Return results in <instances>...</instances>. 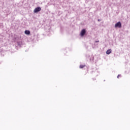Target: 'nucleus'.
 <instances>
[{
	"instance_id": "3",
	"label": "nucleus",
	"mask_w": 130,
	"mask_h": 130,
	"mask_svg": "<svg viewBox=\"0 0 130 130\" xmlns=\"http://www.w3.org/2000/svg\"><path fill=\"white\" fill-rule=\"evenodd\" d=\"M86 34V29H82L80 32V35L82 37Z\"/></svg>"
},
{
	"instance_id": "8",
	"label": "nucleus",
	"mask_w": 130,
	"mask_h": 130,
	"mask_svg": "<svg viewBox=\"0 0 130 130\" xmlns=\"http://www.w3.org/2000/svg\"><path fill=\"white\" fill-rule=\"evenodd\" d=\"M95 42H96V43L99 42V41H95Z\"/></svg>"
},
{
	"instance_id": "7",
	"label": "nucleus",
	"mask_w": 130,
	"mask_h": 130,
	"mask_svg": "<svg viewBox=\"0 0 130 130\" xmlns=\"http://www.w3.org/2000/svg\"><path fill=\"white\" fill-rule=\"evenodd\" d=\"M120 76V75H118V76H117L118 79V78H119Z\"/></svg>"
},
{
	"instance_id": "6",
	"label": "nucleus",
	"mask_w": 130,
	"mask_h": 130,
	"mask_svg": "<svg viewBox=\"0 0 130 130\" xmlns=\"http://www.w3.org/2000/svg\"><path fill=\"white\" fill-rule=\"evenodd\" d=\"M83 68H85V65H80V69H83Z\"/></svg>"
},
{
	"instance_id": "4",
	"label": "nucleus",
	"mask_w": 130,
	"mask_h": 130,
	"mask_svg": "<svg viewBox=\"0 0 130 130\" xmlns=\"http://www.w3.org/2000/svg\"><path fill=\"white\" fill-rule=\"evenodd\" d=\"M25 34H26V35H30V31L29 30H25L24 31Z\"/></svg>"
},
{
	"instance_id": "1",
	"label": "nucleus",
	"mask_w": 130,
	"mask_h": 130,
	"mask_svg": "<svg viewBox=\"0 0 130 130\" xmlns=\"http://www.w3.org/2000/svg\"><path fill=\"white\" fill-rule=\"evenodd\" d=\"M40 11H41V8L37 7L34 10V13H38V12H40Z\"/></svg>"
},
{
	"instance_id": "2",
	"label": "nucleus",
	"mask_w": 130,
	"mask_h": 130,
	"mask_svg": "<svg viewBox=\"0 0 130 130\" xmlns=\"http://www.w3.org/2000/svg\"><path fill=\"white\" fill-rule=\"evenodd\" d=\"M115 28H117V27L120 28V27H121V23H120V22H117L115 24Z\"/></svg>"
},
{
	"instance_id": "5",
	"label": "nucleus",
	"mask_w": 130,
	"mask_h": 130,
	"mask_svg": "<svg viewBox=\"0 0 130 130\" xmlns=\"http://www.w3.org/2000/svg\"><path fill=\"white\" fill-rule=\"evenodd\" d=\"M107 54H110L111 53V49H109L106 52Z\"/></svg>"
},
{
	"instance_id": "9",
	"label": "nucleus",
	"mask_w": 130,
	"mask_h": 130,
	"mask_svg": "<svg viewBox=\"0 0 130 130\" xmlns=\"http://www.w3.org/2000/svg\"><path fill=\"white\" fill-rule=\"evenodd\" d=\"M98 21H100V20L99 19Z\"/></svg>"
}]
</instances>
